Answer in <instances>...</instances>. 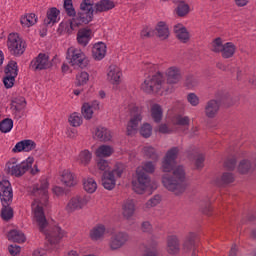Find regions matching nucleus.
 Returning a JSON list of instances; mask_svg holds the SVG:
<instances>
[{
    "instance_id": "24",
    "label": "nucleus",
    "mask_w": 256,
    "mask_h": 256,
    "mask_svg": "<svg viewBox=\"0 0 256 256\" xmlns=\"http://www.w3.org/2000/svg\"><path fill=\"white\" fill-rule=\"evenodd\" d=\"M174 33L179 41L181 43H187L189 41V31H187V28L183 26V24H178L174 26Z\"/></svg>"
},
{
    "instance_id": "33",
    "label": "nucleus",
    "mask_w": 256,
    "mask_h": 256,
    "mask_svg": "<svg viewBox=\"0 0 256 256\" xmlns=\"http://www.w3.org/2000/svg\"><path fill=\"white\" fill-rule=\"evenodd\" d=\"M8 240L13 241V243H25V234L19 230H11L8 233Z\"/></svg>"
},
{
    "instance_id": "10",
    "label": "nucleus",
    "mask_w": 256,
    "mask_h": 256,
    "mask_svg": "<svg viewBox=\"0 0 256 256\" xmlns=\"http://www.w3.org/2000/svg\"><path fill=\"white\" fill-rule=\"evenodd\" d=\"M143 110L137 106H134L130 110L131 119L127 125V135H133L137 128L139 127V122L143 119L141 116Z\"/></svg>"
},
{
    "instance_id": "59",
    "label": "nucleus",
    "mask_w": 256,
    "mask_h": 256,
    "mask_svg": "<svg viewBox=\"0 0 256 256\" xmlns=\"http://www.w3.org/2000/svg\"><path fill=\"white\" fill-rule=\"evenodd\" d=\"M8 251L10 255H19V253H21V247L17 244H11L10 246H8Z\"/></svg>"
},
{
    "instance_id": "51",
    "label": "nucleus",
    "mask_w": 256,
    "mask_h": 256,
    "mask_svg": "<svg viewBox=\"0 0 256 256\" xmlns=\"http://www.w3.org/2000/svg\"><path fill=\"white\" fill-rule=\"evenodd\" d=\"M235 181V177L231 172H225L222 174L220 185H229V183H233Z\"/></svg>"
},
{
    "instance_id": "34",
    "label": "nucleus",
    "mask_w": 256,
    "mask_h": 256,
    "mask_svg": "<svg viewBox=\"0 0 256 256\" xmlns=\"http://www.w3.org/2000/svg\"><path fill=\"white\" fill-rule=\"evenodd\" d=\"M235 49V44H233L232 42H227L224 44V47L222 48L220 53H222V57L224 59H231V57L235 55Z\"/></svg>"
},
{
    "instance_id": "49",
    "label": "nucleus",
    "mask_w": 256,
    "mask_h": 256,
    "mask_svg": "<svg viewBox=\"0 0 256 256\" xmlns=\"http://www.w3.org/2000/svg\"><path fill=\"white\" fill-rule=\"evenodd\" d=\"M185 85L188 89H193V87H197V85H199V78L197 76L188 75L186 77Z\"/></svg>"
},
{
    "instance_id": "27",
    "label": "nucleus",
    "mask_w": 256,
    "mask_h": 256,
    "mask_svg": "<svg viewBox=\"0 0 256 256\" xmlns=\"http://www.w3.org/2000/svg\"><path fill=\"white\" fill-rule=\"evenodd\" d=\"M156 35L161 39V41H165V39H169V26L163 21L158 22L155 27Z\"/></svg>"
},
{
    "instance_id": "32",
    "label": "nucleus",
    "mask_w": 256,
    "mask_h": 256,
    "mask_svg": "<svg viewBox=\"0 0 256 256\" xmlns=\"http://www.w3.org/2000/svg\"><path fill=\"white\" fill-rule=\"evenodd\" d=\"M151 117L155 123H161L163 119V108H161V105L154 104L151 107Z\"/></svg>"
},
{
    "instance_id": "43",
    "label": "nucleus",
    "mask_w": 256,
    "mask_h": 256,
    "mask_svg": "<svg viewBox=\"0 0 256 256\" xmlns=\"http://www.w3.org/2000/svg\"><path fill=\"white\" fill-rule=\"evenodd\" d=\"M190 123H191V119H189L188 116L177 115L174 118V125H178L180 127H187V129H189Z\"/></svg>"
},
{
    "instance_id": "4",
    "label": "nucleus",
    "mask_w": 256,
    "mask_h": 256,
    "mask_svg": "<svg viewBox=\"0 0 256 256\" xmlns=\"http://www.w3.org/2000/svg\"><path fill=\"white\" fill-rule=\"evenodd\" d=\"M166 83L163 81V74L161 72H157L152 77H148L141 84V89L144 93H159L161 89L163 91H169L166 87Z\"/></svg>"
},
{
    "instance_id": "8",
    "label": "nucleus",
    "mask_w": 256,
    "mask_h": 256,
    "mask_svg": "<svg viewBox=\"0 0 256 256\" xmlns=\"http://www.w3.org/2000/svg\"><path fill=\"white\" fill-rule=\"evenodd\" d=\"M137 181L132 182L133 190L138 195H142V193L147 189L148 185L151 183V177L149 174L145 172V170L138 167L136 170Z\"/></svg>"
},
{
    "instance_id": "61",
    "label": "nucleus",
    "mask_w": 256,
    "mask_h": 256,
    "mask_svg": "<svg viewBox=\"0 0 256 256\" xmlns=\"http://www.w3.org/2000/svg\"><path fill=\"white\" fill-rule=\"evenodd\" d=\"M225 167L229 171H233L235 169V166L237 165V160L235 158H230L225 162Z\"/></svg>"
},
{
    "instance_id": "35",
    "label": "nucleus",
    "mask_w": 256,
    "mask_h": 256,
    "mask_svg": "<svg viewBox=\"0 0 256 256\" xmlns=\"http://www.w3.org/2000/svg\"><path fill=\"white\" fill-rule=\"evenodd\" d=\"M103 235H105V226L101 224L90 231V238L92 241H99V239H103Z\"/></svg>"
},
{
    "instance_id": "3",
    "label": "nucleus",
    "mask_w": 256,
    "mask_h": 256,
    "mask_svg": "<svg viewBox=\"0 0 256 256\" xmlns=\"http://www.w3.org/2000/svg\"><path fill=\"white\" fill-rule=\"evenodd\" d=\"M64 9L68 17H73L75 25L79 28L82 25H89L93 21V13L95 8L91 0H83L80 4V10L78 13L73 7V0H64Z\"/></svg>"
},
{
    "instance_id": "5",
    "label": "nucleus",
    "mask_w": 256,
    "mask_h": 256,
    "mask_svg": "<svg viewBox=\"0 0 256 256\" xmlns=\"http://www.w3.org/2000/svg\"><path fill=\"white\" fill-rule=\"evenodd\" d=\"M66 59L72 67H79L85 69L89 65V58L85 55L81 49L70 47L67 50Z\"/></svg>"
},
{
    "instance_id": "41",
    "label": "nucleus",
    "mask_w": 256,
    "mask_h": 256,
    "mask_svg": "<svg viewBox=\"0 0 256 256\" xmlns=\"http://www.w3.org/2000/svg\"><path fill=\"white\" fill-rule=\"evenodd\" d=\"M143 153L145 157H147L148 159H152V161H158L159 159V154H157V151L155 150V148L151 146H145L143 148Z\"/></svg>"
},
{
    "instance_id": "30",
    "label": "nucleus",
    "mask_w": 256,
    "mask_h": 256,
    "mask_svg": "<svg viewBox=\"0 0 256 256\" xmlns=\"http://www.w3.org/2000/svg\"><path fill=\"white\" fill-rule=\"evenodd\" d=\"M60 11L57 8H51L47 11V17L44 19V25H55L57 23V17H59Z\"/></svg>"
},
{
    "instance_id": "1",
    "label": "nucleus",
    "mask_w": 256,
    "mask_h": 256,
    "mask_svg": "<svg viewBox=\"0 0 256 256\" xmlns=\"http://www.w3.org/2000/svg\"><path fill=\"white\" fill-rule=\"evenodd\" d=\"M29 193L35 197L32 207L34 209V217L39 227V231L46 235V239H48L50 245H57V243L65 237V231L59 226H54L48 231L45 230L49 223L45 217L43 206L47 207V205H49V182H47V180H41L39 183L30 187Z\"/></svg>"
},
{
    "instance_id": "7",
    "label": "nucleus",
    "mask_w": 256,
    "mask_h": 256,
    "mask_svg": "<svg viewBox=\"0 0 256 256\" xmlns=\"http://www.w3.org/2000/svg\"><path fill=\"white\" fill-rule=\"evenodd\" d=\"M7 47L9 53L14 55V57H21L25 53V49H27V44L23 38L19 37V34L11 33L8 36Z\"/></svg>"
},
{
    "instance_id": "31",
    "label": "nucleus",
    "mask_w": 256,
    "mask_h": 256,
    "mask_svg": "<svg viewBox=\"0 0 256 256\" xmlns=\"http://www.w3.org/2000/svg\"><path fill=\"white\" fill-rule=\"evenodd\" d=\"M1 218L3 221H11V219H13V209L11 208V202L2 203Z\"/></svg>"
},
{
    "instance_id": "53",
    "label": "nucleus",
    "mask_w": 256,
    "mask_h": 256,
    "mask_svg": "<svg viewBox=\"0 0 256 256\" xmlns=\"http://www.w3.org/2000/svg\"><path fill=\"white\" fill-rule=\"evenodd\" d=\"M69 122L73 127H79L83 123V119L77 113H73L69 118Z\"/></svg>"
},
{
    "instance_id": "38",
    "label": "nucleus",
    "mask_w": 256,
    "mask_h": 256,
    "mask_svg": "<svg viewBox=\"0 0 256 256\" xmlns=\"http://www.w3.org/2000/svg\"><path fill=\"white\" fill-rule=\"evenodd\" d=\"M93 158V154L90 153L89 150H83L79 154V163L80 165L87 166L91 163V159Z\"/></svg>"
},
{
    "instance_id": "20",
    "label": "nucleus",
    "mask_w": 256,
    "mask_h": 256,
    "mask_svg": "<svg viewBox=\"0 0 256 256\" xmlns=\"http://www.w3.org/2000/svg\"><path fill=\"white\" fill-rule=\"evenodd\" d=\"M105 55H107V45L103 42H98L94 44L92 48V57L96 61H101V59L105 58Z\"/></svg>"
},
{
    "instance_id": "64",
    "label": "nucleus",
    "mask_w": 256,
    "mask_h": 256,
    "mask_svg": "<svg viewBox=\"0 0 256 256\" xmlns=\"http://www.w3.org/2000/svg\"><path fill=\"white\" fill-rule=\"evenodd\" d=\"M24 150L23 141L18 142L12 149V153H21Z\"/></svg>"
},
{
    "instance_id": "44",
    "label": "nucleus",
    "mask_w": 256,
    "mask_h": 256,
    "mask_svg": "<svg viewBox=\"0 0 256 256\" xmlns=\"http://www.w3.org/2000/svg\"><path fill=\"white\" fill-rule=\"evenodd\" d=\"M17 77V71H14L12 74H6L3 79L4 87L6 89H11L15 85V79Z\"/></svg>"
},
{
    "instance_id": "13",
    "label": "nucleus",
    "mask_w": 256,
    "mask_h": 256,
    "mask_svg": "<svg viewBox=\"0 0 256 256\" xmlns=\"http://www.w3.org/2000/svg\"><path fill=\"white\" fill-rule=\"evenodd\" d=\"M30 67L34 71H43V69H49L51 67V63H49V55L40 53L34 60L31 61Z\"/></svg>"
},
{
    "instance_id": "63",
    "label": "nucleus",
    "mask_w": 256,
    "mask_h": 256,
    "mask_svg": "<svg viewBox=\"0 0 256 256\" xmlns=\"http://www.w3.org/2000/svg\"><path fill=\"white\" fill-rule=\"evenodd\" d=\"M203 163H205V156L203 154H199L196 158L195 165L198 169H203Z\"/></svg>"
},
{
    "instance_id": "26",
    "label": "nucleus",
    "mask_w": 256,
    "mask_h": 256,
    "mask_svg": "<svg viewBox=\"0 0 256 256\" xmlns=\"http://www.w3.org/2000/svg\"><path fill=\"white\" fill-rule=\"evenodd\" d=\"M95 136L97 139H99V141H103L104 143H107V141H111V139H113L111 130L101 126L96 128Z\"/></svg>"
},
{
    "instance_id": "22",
    "label": "nucleus",
    "mask_w": 256,
    "mask_h": 256,
    "mask_svg": "<svg viewBox=\"0 0 256 256\" xmlns=\"http://www.w3.org/2000/svg\"><path fill=\"white\" fill-rule=\"evenodd\" d=\"M181 251V244L177 236H169L167 239V252L169 255H177Z\"/></svg>"
},
{
    "instance_id": "17",
    "label": "nucleus",
    "mask_w": 256,
    "mask_h": 256,
    "mask_svg": "<svg viewBox=\"0 0 256 256\" xmlns=\"http://www.w3.org/2000/svg\"><path fill=\"white\" fill-rule=\"evenodd\" d=\"M121 68L117 65H110L108 69V81L112 83V85H119L121 83Z\"/></svg>"
},
{
    "instance_id": "37",
    "label": "nucleus",
    "mask_w": 256,
    "mask_h": 256,
    "mask_svg": "<svg viewBox=\"0 0 256 256\" xmlns=\"http://www.w3.org/2000/svg\"><path fill=\"white\" fill-rule=\"evenodd\" d=\"M113 155V147L109 145H102L96 150L97 157H111Z\"/></svg>"
},
{
    "instance_id": "46",
    "label": "nucleus",
    "mask_w": 256,
    "mask_h": 256,
    "mask_svg": "<svg viewBox=\"0 0 256 256\" xmlns=\"http://www.w3.org/2000/svg\"><path fill=\"white\" fill-rule=\"evenodd\" d=\"M13 129V120L10 118H5L0 122L1 133H9Z\"/></svg>"
},
{
    "instance_id": "11",
    "label": "nucleus",
    "mask_w": 256,
    "mask_h": 256,
    "mask_svg": "<svg viewBox=\"0 0 256 256\" xmlns=\"http://www.w3.org/2000/svg\"><path fill=\"white\" fill-rule=\"evenodd\" d=\"M89 203V196H74L72 197L66 207L65 211L68 213H75V211H79L80 209H83L85 205Z\"/></svg>"
},
{
    "instance_id": "2",
    "label": "nucleus",
    "mask_w": 256,
    "mask_h": 256,
    "mask_svg": "<svg viewBox=\"0 0 256 256\" xmlns=\"http://www.w3.org/2000/svg\"><path fill=\"white\" fill-rule=\"evenodd\" d=\"M179 155V147H173L167 151L162 162V183L165 189L171 191L175 195L185 193L187 182L185 181V169L183 166H177V157ZM172 171V175L169 174Z\"/></svg>"
},
{
    "instance_id": "39",
    "label": "nucleus",
    "mask_w": 256,
    "mask_h": 256,
    "mask_svg": "<svg viewBox=\"0 0 256 256\" xmlns=\"http://www.w3.org/2000/svg\"><path fill=\"white\" fill-rule=\"evenodd\" d=\"M83 185L87 193H95V191H97V182H95V179L93 178H87L84 180Z\"/></svg>"
},
{
    "instance_id": "57",
    "label": "nucleus",
    "mask_w": 256,
    "mask_h": 256,
    "mask_svg": "<svg viewBox=\"0 0 256 256\" xmlns=\"http://www.w3.org/2000/svg\"><path fill=\"white\" fill-rule=\"evenodd\" d=\"M161 203V196L155 195L153 198L149 199L146 203L147 207H157Z\"/></svg>"
},
{
    "instance_id": "47",
    "label": "nucleus",
    "mask_w": 256,
    "mask_h": 256,
    "mask_svg": "<svg viewBox=\"0 0 256 256\" xmlns=\"http://www.w3.org/2000/svg\"><path fill=\"white\" fill-rule=\"evenodd\" d=\"M250 169H253V165L249 160H242L238 165V171L242 175H245Z\"/></svg>"
},
{
    "instance_id": "40",
    "label": "nucleus",
    "mask_w": 256,
    "mask_h": 256,
    "mask_svg": "<svg viewBox=\"0 0 256 256\" xmlns=\"http://www.w3.org/2000/svg\"><path fill=\"white\" fill-rule=\"evenodd\" d=\"M89 82V73L82 71L76 75V87L87 85Z\"/></svg>"
},
{
    "instance_id": "23",
    "label": "nucleus",
    "mask_w": 256,
    "mask_h": 256,
    "mask_svg": "<svg viewBox=\"0 0 256 256\" xmlns=\"http://www.w3.org/2000/svg\"><path fill=\"white\" fill-rule=\"evenodd\" d=\"M92 30L89 28H81L77 33V41L82 47H87L89 41H91Z\"/></svg>"
},
{
    "instance_id": "62",
    "label": "nucleus",
    "mask_w": 256,
    "mask_h": 256,
    "mask_svg": "<svg viewBox=\"0 0 256 256\" xmlns=\"http://www.w3.org/2000/svg\"><path fill=\"white\" fill-rule=\"evenodd\" d=\"M140 37H141V39H149V38L153 37V32H151L149 30V27H145L142 29V31L140 33Z\"/></svg>"
},
{
    "instance_id": "19",
    "label": "nucleus",
    "mask_w": 256,
    "mask_h": 256,
    "mask_svg": "<svg viewBox=\"0 0 256 256\" xmlns=\"http://www.w3.org/2000/svg\"><path fill=\"white\" fill-rule=\"evenodd\" d=\"M184 251H193L192 256H197L195 249H197V235L189 233L183 243Z\"/></svg>"
},
{
    "instance_id": "48",
    "label": "nucleus",
    "mask_w": 256,
    "mask_h": 256,
    "mask_svg": "<svg viewBox=\"0 0 256 256\" xmlns=\"http://www.w3.org/2000/svg\"><path fill=\"white\" fill-rule=\"evenodd\" d=\"M82 115L84 119H92L93 118V108L89 103H84L82 106Z\"/></svg>"
},
{
    "instance_id": "15",
    "label": "nucleus",
    "mask_w": 256,
    "mask_h": 256,
    "mask_svg": "<svg viewBox=\"0 0 256 256\" xmlns=\"http://www.w3.org/2000/svg\"><path fill=\"white\" fill-rule=\"evenodd\" d=\"M181 79H183L181 68L172 66L166 70V81L168 85H177Z\"/></svg>"
},
{
    "instance_id": "58",
    "label": "nucleus",
    "mask_w": 256,
    "mask_h": 256,
    "mask_svg": "<svg viewBox=\"0 0 256 256\" xmlns=\"http://www.w3.org/2000/svg\"><path fill=\"white\" fill-rule=\"evenodd\" d=\"M140 169H143L144 173H154L155 164H153V162H146L144 167H140Z\"/></svg>"
},
{
    "instance_id": "21",
    "label": "nucleus",
    "mask_w": 256,
    "mask_h": 256,
    "mask_svg": "<svg viewBox=\"0 0 256 256\" xmlns=\"http://www.w3.org/2000/svg\"><path fill=\"white\" fill-rule=\"evenodd\" d=\"M27 107V101L25 100V97H16L11 102V109L15 111V117H18V119H21V111Z\"/></svg>"
},
{
    "instance_id": "60",
    "label": "nucleus",
    "mask_w": 256,
    "mask_h": 256,
    "mask_svg": "<svg viewBox=\"0 0 256 256\" xmlns=\"http://www.w3.org/2000/svg\"><path fill=\"white\" fill-rule=\"evenodd\" d=\"M141 231H143V233H153V226L151 225V222H142Z\"/></svg>"
},
{
    "instance_id": "56",
    "label": "nucleus",
    "mask_w": 256,
    "mask_h": 256,
    "mask_svg": "<svg viewBox=\"0 0 256 256\" xmlns=\"http://www.w3.org/2000/svg\"><path fill=\"white\" fill-rule=\"evenodd\" d=\"M97 167L100 171H104V173H109V162L105 159H101L98 163H97Z\"/></svg>"
},
{
    "instance_id": "45",
    "label": "nucleus",
    "mask_w": 256,
    "mask_h": 256,
    "mask_svg": "<svg viewBox=\"0 0 256 256\" xmlns=\"http://www.w3.org/2000/svg\"><path fill=\"white\" fill-rule=\"evenodd\" d=\"M15 71H16V77H17V75H19V67L17 66V63L15 61L11 60L6 65L4 73L5 75H13Z\"/></svg>"
},
{
    "instance_id": "25",
    "label": "nucleus",
    "mask_w": 256,
    "mask_h": 256,
    "mask_svg": "<svg viewBox=\"0 0 256 256\" xmlns=\"http://www.w3.org/2000/svg\"><path fill=\"white\" fill-rule=\"evenodd\" d=\"M111 9H115V2L111 0H101L94 6L95 13H103L105 11H111Z\"/></svg>"
},
{
    "instance_id": "29",
    "label": "nucleus",
    "mask_w": 256,
    "mask_h": 256,
    "mask_svg": "<svg viewBox=\"0 0 256 256\" xmlns=\"http://www.w3.org/2000/svg\"><path fill=\"white\" fill-rule=\"evenodd\" d=\"M122 215L125 219H131L135 215V202L133 200H127L122 206Z\"/></svg>"
},
{
    "instance_id": "12",
    "label": "nucleus",
    "mask_w": 256,
    "mask_h": 256,
    "mask_svg": "<svg viewBox=\"0 0 256 256\" xmlns=\"http://www.w3.org/2000/svg\"><path fill=\"white\" fill-rule=\"evenodd\" d=\"M0 199L1 203H13V188L8 180L0 181Z\"/></svg>"
},
{
    "instance_id": "9",
    "label": "nucleus",
    "mask_w": 256,
    "mask_h": 256,
    "mask_svg": "<svg viewBox=\"0 0 256 256\" xmlns=\"http://www.w3.org/2000/svg\"><path fill=\"white\" fill-rule=\"evenodd\" d=\"M35 159L33 157H28L25 161L20 164L9 163L8 164V173L14 177H23L26 171H29L33 167Z\"/></svg>"
},
{
    "instance_id": "14",
    "label": "nucleus",
    "mask_w": 256,
    "mask_h": 256,
    "mask_svg": "<svg viewBox=\"0 0 256 256\" xmlns=\"http://www.w3.org/2000/svg\"><path fill=\"white\" fill-rule=\"evenodd\" d=\"M129 241V234L127 232L114 233L110 238V249L115 251L121 249Z\"/></svg>"
},
{
    "instance_id": "18",
    "label": "nucleus",
    "mask_w": 256,
    "mask_h": 256,
    "mask_svg": "<svg viewBox=\"0 0 256 256\" xmlns=\"http://www.w3.org/2000/svg\"><path fill=\"white\" fill-rule=\"evenodd\" d=\"M77 29H79V27L77 24H75V20L72 18L71 20L60 23L57 31L60 35H63L64 33H67V35H72L73 31H77Z\"/></svg>"
},
{
    "instance_id": "52",
    "label": "nucleus",
    "mask_w": 256,
    "mask_h": 256,
    "mask_svg": "<svg viewBox=\"0 0 256 256\" xmlns=\"http://www.w3.org/2000/svg\"><path fill=\"white\" fill-rule=\"evenodd\" d=\"M153 133V128L150 126V124H144L140 129V134L145 139H149V136Z\"/></svg>"
},
{
    "instance_id": "54",
    "label": "nucleus",
    "mask_w": 256,
    "mask_h": 256,
    "mask_svg": "<svg viewBox=\"0 0 256 256\" xmlns=\"http://www.w3.org/2000/svg\"><path fill=\"white\" fill-rule=\"evenodd\" d=\"M22 144L26 153L33 151L37 147V144L33 140H22Z\"/></svg>"
},
{
    "instance_id": "28",
    "label": "nucleus",
    "mask_w": 256,
    "mask_h": 256,
    "mask_svg": "<svg viewBox=\"0 0 256 256\" xmlns=\"http://www.w3.org/2000/svg\"><path fill=\"white\" fill-rule=\"evenodd\" d=\"M61 182L66 187H75L77 185V180L75 179V175L71 173L69 170H64L61 175Z\"/></svg>"
},
{
    "instance_id": "6",
    "label": "nucleus",
    "mask_w": 256,
    "mask_h": 256,
    "mask_svg": "<svg viewBox=\"0 0 256 256\" xmlns=\"http://www.w3.org/2000/svg\"><path fill=\"white\" fill-rule=\"evenodd\" d=\"M123 171V164H116L114 169L110 172H103L101 181L104 189H107L108 191H113L117 183L116 179L121 178V176L123 175Z\"/></svg>"
},
{
    "instance_id": "42",
    "label": "nucleus",
    "mask_w": 256,
    "mask_h": 256,
    "mask_svg": "<svg viewBox=\"0 0 256 256\" xmlns=\"http://www.w3.org/2000/svg\"><path fill=\"white\" fill-rule=\"evenodd\" d=\"M175 11L178 17H186V15H189V11H190L189 4L185 2L178 4Z\"/></svg>"
},
{
    "instance_id": "36",
    "label": "nucleus",
    "mask_w": 256,
    "mask_h": 256,
    "mask_svg": "<svg viewBox=\"0 0 256 256\" xmlns=\"http://www.w3.org/2000/svg\"><path fill=\"white\" fill-rule=\"evenodd\" d=\"M22 27H33L37 23V16L34 13L27 14L20 19Z\"/></svg>"
},
{
    "instance_id": "50",
    "label": "nucleus",
    "mask_w": 256,
    "mask_h": 256,
    "mask_svg": "<svg viewBox=\"0 0 256 256\" xmlns=\"http://www.w3.org/2000/svg\"><path fill=\"white\" fill-rule=\"evenodd\" d=\"M223 47H225V45H223V41L221 40V38H215L212 42V51L214 53H221V51L223 50Z\"/></svg>"
},
{
    "instance_id": "16",
    "label": "nucleus",
    "mask_w": 256,
    "mask_h": 256,
    "mask_svg": "<svg viewBox=\"0 0 256 256\" xmlns=\"http://www.w3.org/2000/svg\"><path fill=\"white\" fill-rule=\"evenodd\" d=\"M219 109H221V102L216 99H212L206 103L204 113L208 119H215V117H217V113H219Z\"/></svg>"
},
{
    "instance_id": "55",
    "label": "nucleus",
    "mask_w": 256,
    "mask_h": 256,
    "mask_svg": "<svg viewBox=\"0 0 256 256\" xmlns=\"http://www.w3.org/2000/svg\"><path fill=\"white\" fill-rule=\"evenodd\" d=\"M187 101L192 107H197V105H199V96L195 93H189L187 95Z\"/></svg>"
}]
</instances>
